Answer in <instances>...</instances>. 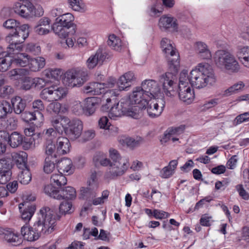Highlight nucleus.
<instances>
[{"label":"nucleus","mask_w":249,"mask_h":249,"mask_svg":"<svg viewBox=\"0 0 249 249\" xmlns=\"http://www.w3.org/2000/svg\"><path fill=\"white\" fill-rule=\"evenodd\" d=\"M69 6L73 10L80 13H84L88 8L82 0H67Z\"/></svg>","instance_id":"864d4df0"},{"label":"nucleus","mask_w":249,"mask_h":249,"mask_svg":"<svg viewBox=\"0 0 249 249\" xmlns=\"http://www.w3.org/2000/svg\"><path fill=\"white\" fill-rule=\"evenodd\" d=\"M183 127H169L160 137V142L162 144L171 141L174 143H180L179 141L181 135L183 133Z\"/></svg>","instance_id":"f3484780"},{"label":"nucleus","mask_w":249,"mask_h":249,"mask_svg":"<svg viewBox=\"0 0 249 249\" xmlns=\"http://www.w3.org/2000/svg\"><path fill=\"white\" fill-rule=\"evenodd\" d=\"M73 212L72 203L69 201H63L59 205V212L61 214H66Z\"/></svg>","instance_id":"052dcab7"},{"label":"nucleus","mask_w":249,"mask_h":249,"mask_svg":"<svg viewBox=\"0 0 249 249\" xmlns=\"http://www.w3.org/2000/svg\"><path fill=\"white\" fill-rule=\"evenodd\" d=\"M51 20L47 17L41 18L34 27L35 34L39 36H45L49 34L52 31Z\"/></svg>","instance_id":"412c9836"},{"label":"nucleus","mask_w":249,"mask_h":249,"mask_svg":"<svg viewBox=\"0 0 249 249\" xmlns=\"http://www.w3.org/2000/svg\"><path fill=\"white\" fill-rule=\"evenodd\" d=\"M20 232L24 240L29 242L37 240L42 233L36 223H35L33 226L28 225L22 226L20 230Z\"/></svg>","instance_id":"6ab92c4d"},{"label":"nucleus","mask_w":249,"mask_h":249,"mask_svg":"<svg viewBox=\"0 0 249 249\" xmlns=\"http://www.w3.org/2000/svg\"><path fill=\"white\" fill-rule=\"evenodd\" d=\"M119 142L123 145H126L128 147L134 148L139 146L142 143L143 140L141 137H136L135 138L122 137L120 139Z\"/></svg>","instance_id":"37998d69"},{"label":"nucleus","mask_w":249,"mask_h":249,"mask_svg":"<svg viewBox=\"0 0 249 249\" xmlns=\"http://www.w3.org/2000/svg\"><path fill=\"white\" fill-rule=\"evenodd\" d=\"M146 95L141 86H138L133 89L128 96L125 98L127 103L129 105H139L141 107L146 106L150 100L146 97Z\"/></svg>","instance_id":"4468645a"},{"label":"nucleus","mask_w":249,"mask_h":249,"mask_svg":"<svg viewBox=\"0 0 249 249\" xmlns=\"http://www.w3.org/2000/svg\"><path fill=\"white\" fill-rule=\"evenodd\" d=\"M12 158L18 168L22 169L27 167V155L25 152L21 151L19 153H14L12 154Z\"/></svg>","instance_id":"a19ab883"},{"label":"nucleus","mask_w":249,"mask_h":249,"mask_svg":"<svg viewBox=\"0 0 249 249\" xmlns=\"http://www.w3.org/2000/svg\"><path fill=\"white\" fill-rule=\"evenodd\" d=\"M51 160L49 159H45L43 171L46 174L53 173L55 170V164Z\"/></svg>","instance_id":"338daca9"},{"label":"nucleus","mask_w":249,"mask_h":249,"mask_svg":"<svg viewBox=\"0 0 249 249\" xmlns=\"http://www.w3.org/2000/svg\"><path fill=\"white\" fill-rule=\"evenodd\" d=\"M235 54L241 64L245 67L249 68V46H238L236 49Z\"/></svg>","instance_id":"cd10ccee"},{"label":"nucleus","mask_w":249,"mask_h":249,"mask_svg":"<svg viewBox=\"0 0 249 249\" xmlns=\"http://www.w3.org/2000/svg\"><path fill=\"white\" fill-rule=\"evenodd\" d=\"M6 41L9 43V45L7 48L6 52L11 56L17 55L18 54L20 53V52L23 50V45L22 44L23 42L18 41L6 40Z\"/></svg>","instance_id":"ea45409f"},{"label":"nucleus","mask_w":249,"mask_h":249,"mask_svg":"<svg viewBox=\"0 0 249 249\" xmlns=\"http://www.w3.org/2000/svg\"><path fill=\"white\" fill-rule=\"evenodd\" d=\"M165 103L161 97L151 99L148 101L146 106L144 107L147 109L148 116L152 118L160 116L163 110Z\"/></svg>","instance_id":"2eb2a0df"},{"label":"nucleus","mask_w":249,"mask_h":249,"mask_svg":"<svg viewBox=\"0 0 249 249\" xmlns=\"http://www.w3.org/2000/svg\"><path fill=\"white\" fill-rule=\"evenodd\" d=\"M115 96V91L108 90L104 93L102 98L97 97H91L86 98L83 101L84 115L87 117L92 116L95 112L97 107L100 104L103 106H107L111 102L110 97Z\"/></svg>","instance_id":"423d86ee"},{"label":"nucleus","mask_w":249,"mask_h":249,"mask_svg":"<svg viewBox=\"0 0 249 249\" xmlns=\"http://www.w3.org/2000/svg\"><path fill=\"white\" fill-rule=\"evenodd\" d=\"M19 209L21 212V218L25 221H29L35 211L34 205L30 204L28 202L24 201L19 204Z\"/></svg>","instance_id":"7c9ffc66"},{"label":"nucleus","mask_w":249,"mask_h":249,"mask_svg":"<svg viewBox=\"0 0 249 249\" xmlns=\"http://www.w3.org/2000/svg\"><path fill=\"white\" fill-rule=\"evenodd\" d=\"M214 221L212 215L209 213H205L202 215L199 222L201 226L205 227L210 226Z\"/></svg>","instance_id":"774afa93"},{"label":"nucleus","mask_w":249,"mask_h":249,"mask_svg":"<svg viewBox=\"0 0 249 249\" xmlns=\"http://www.w3.org/2000/svg\"><path fill=\"white\" fill-rule=\"evenodd\" d=\"M115 80L110 79L107 83L92 82L85 86L83 91L85 93L90 95H99L103 93L107 88H113Z\"/></svg>","instance_id":"dca6fc26"},{"label":"nucleus","mask_w":249,"mask_h":249,"mask_svg":"<svg viewBox=\"0 0 249 249\" xmlns=\"http://www.w3.org/2000/svg\"><path fill=\"white\" fill-rule=\"evenodd\" d=\"M43 151L45 155V159H53L56 158L57 155L55 144L53 141L45 142L43 145Z\"/></svg>","instance_id":"79ce46f5"},{"label":"nucleus","mask_w":249,"mask_h":249,"mask_svg":"<svg viewBox=\"0 0 249 249\" xmlns=\"http://www.w3.org/2000/svg\"><path fill=\"white\" fill-rule=\"evenodd\" d=\"M128 103L125 98L122 99L119 102L112 106L108 112L109 117L113 120H116L124 116L125 106H128Z\"/></svg>","instance_id":"393cba45"},{"label":"nucleus","mask_w":249,"mask_h":249,"mask_svg":"<svg viewBox=\"0 0 249 249\" xmlns=\"http://www.w3.org/2000/svg\"><path fill=\"white\" fill-rule=\"evenodd\" d=\"M83 129V122L79 119H73L70 120L65 134L71 139L76 140L81 136Z\"/></svg>","instance_id":"aec40b11"},{"label":"nucleus","mask_w":249,"mask_h":249,"mask_svg":"<svg viewBox=\"0 0 249 249\" xmlns=\"http://www.w3.org/2000/svg\"><path fill=\"white\" fill-rule=\"evenodd\" d=\"M216 67L228 73H235L239 71L240 65L234 55L223 50L217 51L213 57Z\"/></svg>","instance_id":"7ed1b4c3"},{"label":"nucleus","mask_w":249,"mask_h":249,"mask_svg":"<svg viewBox=\"0 0 249 249\" xmlns=\"http://www.w3.org/2000/svg\"><path fill=\"white\" fill-rule=\"evenodd\" d=\"M46 65V60L42 56L31 58L29 69L30 71L37 72L42 70Z\"/></svg>","instance_id":"f704fd0d"},{"label":"nucleus","mask_w":249,"mask_h":249,"mask_svg":"<svg viewBox=\"0 0 249 249\" xmlns=\"http://www.w3.org/2000/svg\"><path fill=\"white\" fill-rule=\"evenodd\" d=\"M62 196L61 199H67L69 200L74 199L76 196V192L74 188L72 187L68 186L60 191Z\"/></svg>","instance_id":"bf43d9fd"},{"label":"nucleus","mask_w":249,"mask_h":249,"mask_svg":"<svg viewBox=\"0 0 249 249\" xmlns=\"http://www.w3.org/2000/svg\"><path fill=\"white\" fill-rule=\"evenodd\" d=\"M56 219L53 212L49 208L41 209L38 217V220L36 223L41 232L48 234L54 230Z\"/></svg>","instance_id":"1a4fd4ad"},{"label":"nucleus","mask_w":249,"mask_h":249,"mask_svg":"<svg viewBox=\"0 0 249 249\" xmlns=\"http://www.w3.org/2000/svg\"><path fill=\"white\" fill-rule=\"evenodd\" d=\"M88 79L87 71L77 68L66 71L62 77V81L65 86L72 88L82 86Z\"/></svg>","instance_id":"39448f33"},{"label":"nucleus","mask_w":249,"mask_h":249,"mask_svg":"<svg viewBox=\"0 0 249 249\" xmlns=\"http://www.w3.org/2000/svg\"><path fill=\"white\" fill-rule=\"evenodd\" d=\"M71 110L73 113L77 115H84V103L79 101H75L71 107Z\"/></svg>","instance_id":"69168bd1"},{"label":"nucleus","mask_w":249,"mask_h":249,"mask_svg":"<svg viewBox=\"0 0 249 249\" xmlns=\"http://www.w3.org/2000/svg\"><path fill=\"white\" fill-rule=\"evenodd\" d=\"M244 87V83L239 81L223 90L222 95L224 97L230 96L243 90Z\"/></svg>","instance_id":"49530a36"},{"label":"nucleus","mask_w":249,"mask_h":249,"mask_svg":"<svg viewBox=\"0 0 249 249\" xmlns=\"http://www.w3.org/2000/svg\"><path fill=\"white\" fill-rule=\"evenodd\" d=\"M68 93L67 88L56 84H52L49 87L44 89L41 91L43 99L49 101H59L65 98Z\"/></svg>","instance_id":"9b49d317"},{"label":"nucleus","mask_w":249,"mask_h":249,"mask_svg":"<svg viewBox=\"0 0 249 249\" xmlns=\"http://www.w3.org/2000/svg\"><path fill=\"white\" fill-rule=\"evenodd\" d=\"M12 108L15 113L19 114L24 110L26 104L25 100L19 96H16L11 99Z\"/></svg>","instance_id":"c03bdc74"},{"label":"nucleus","mask_w":249,"mask_h":249,"mask_svg":"<svg viewBox=\"0 0 249 249\" xmlns=\"http://www.w3.org/2000/svg\"><path fill=\"white\" fill-rule=\"evenodd\" d=\"M194 48L196 56L200 60H209L212 59V52L206 43L202 41L196 42L194 45Z\"/></svg>","instance_id":"4be33fe9"},{"label":"nucleus","mask_w":249,"mask_h":249,"mask_svg":"<svg viewBox=\"0 0 249 249\" xmlns=\"http://www.w3.org/2000/svg\"><path fill=\"white\" fill-rule=\"evenodd\" d=\"M124 116L130 117L134 119H138L140 117V108L137 106L128 107L125 106Z\"/></svg>","instance_id":"680f3d73"},{"label":"nucleus","mask_w":249,"mask_h":249,"mask_svg":"<svg viewBox=\"0 0 249 249\" xmlns=\"http://www.w3.org/2000/svg\"><path fill=\"white\" fill-rule=\"evenodd\" d=\"M29 71L26 68H17L10 71L8 73V78L12 80L19 81L24 76L29 74Z\"/></svg>","instance_id":"e433bc0d"},{"label":"nucleus","mask_w":249,"mask_h":249,"mask_svg":"<svg viewBox=\"0 0 249 249\" xmlns=\"http://www.w3.org/2000/svg\"><path fill=\"white\" fill-rule=\"evenodd\" d=\"M140 86L146 94V97L149 99H155L161 96V89L160 84L154 79H146L142 81Z\"/></svg>","instance_id":"ddd939ff"},{"label":"nucleus","mask_w":249,"mask_h":249,"mask_svg":"<svg viewBox=\"0 0 249 249\" xmlns=\"http://www.w3.org/2000/svg\"><path fill=\"white\" fill-rule=\"evenodd\" d=\"M136 80L134 72L128 71L119 77L117 85L120 91H127L131 87L132 83Z\"/></svg>","instance_id":"5701e85b"},{"label":"nucleus","mask_w":249,"mask_h":249,"mask_svg":"<svg viewBox=\"0 0 249 249\" xmlns=\"http://www.w3.org/2000/svg\"><path fill=\"white\" fill-rule=\"evenodd\" d=\"M216 80L213 70L208 63H198L188 73V82L196 89L212 86Z\"/></svg>","instance_id":"f257e3e1"},{"label":"nucleus","mask_w":249,"mask_h":249,"mask_svg":"<svg viewBox=\"0 0 249 249\" xmlns=\"http://www.w3.org/2000/svg\"><path fill=\"white\" fill-rule=\"evenodd\" d=\"M14 62L13 56H11L6 52L0 57V71L5 72L11 67Z\"/></svg>","instance_id":"de8ad7c7"},{"label":"nucleus","mask_w":249,"mask_h":249,"mask_svg":"<svg viewBox=\"0 0 249 249\" xmlns=\"http://www.w3.org/2000/svg\"><path fill=\"white\" fill-rule=\"evenodd\" d=\"M107 44L113 50L121 52L122 49V42L120 38L114 34L110 35L108 37Z\"/></svg>","instance_id":"8fccbe9b"},{"label":"nucleus","mask_w":249,"mask_h":249,"mask_svg":"<svg viewBox=\"0 0 249 249\" xmlns=\"http://www.w3.org/2000/svg\"><path fill=\"white\" fill-rule=\"evenodd\" d=\"M105 59V53L102 49L99 48L87 59L86 62V67L89 70L93 69L98 64H102Z\"/></svg>","instance_id":"b1692460"},{"label":"nucleus","mask_w":249,"mask_h":249,"mask_svg":"<svg viewBox=\"0 0 249 249\" xmlns=\"http://www.w3.org/2000/svg\"><path fill=\"white\" fill-rule=\"evenodd\" d=\"M51 123L58 133H62L64 132L66 133V129L67 128L69 123H70V120L64 116L56 117L52 118Z\"/></svg>","instance_id":"c85d7f7f"},{"label":"nucleus","mask_w":249,"mask_h":249,"mask_svg":"<svg viewBox=\"0 0 249 249\" xmlns=\"http://www.w3.org/2000/svg\"><path fill=\"white\" fill-rule=\"evenodd\" d=\"M21 117L24 121L27 122L32 121H36L35 124L37 126H41L44 121V116L39 111L35 112L25 111L22 114Z\"/></svg>","instance_id":"c756f323"},{"label":"nucleus","mask_w":249,"mask_h":249,"mask_svg":"<svg viewBox=\"0 0 249 249\" xmlns=\"http://www.w3.org/2000/svg\"><path fill=\"white\" fill-rule=\"evenodd\" d=\"M97 190L98 188L88 185L87 187H82L80 190V197L87 200L93 199L97 195Z\"/></svg>","instance_id":"58836bf2"},{"label":"nucleus","mask_w":249,"mask_h":249,"mask_svg":"<svg viewBox=\"0 0 249 249\" xmlns=\"http://www.w3.org/2000/svg\"><path fill=\"white\" fill-rule=\"evenodd\" d=\"M57 152L60 154H65L70 150V143L66 137H59L56 141Z\"/></svg>","instance_id":"4c0bfd02"},{"label":"nucleus","mask_w":249,"mask_h":249,"mask_svg":"<svg viewBox=\"0 0 249 249\" xmlns=\"http://www.w3.org/2000/svg\"><path fill=\"white\" fill-rule=\"evenodd\" d=\"M57 172L60 173L70 175L73 173V164L71 160L70 159L63 158L61 159L57 162Z\"/></svg>","instance_id":"2f4dec72"},{"label":"nucleus","mask_w":249,"mask_h":249,"mask_svg":"<svg viewBox=\"0 0 249 249\" xmlns=\"http://www.w3.org/2000/svg\"><path fill=\"white\" fill-rule=\"evenodd\" d=\"M178 165L177 160H171L168 165L163 167L160 172V176L163 178H168L172 177L175 173Z\"/></svg>","instance_id":"473e14b6"},{"label":"nucleus","mask_w":249,"mask_h":249,"mask_svg":"<svg viewBox=\"0 0 249 249\" xmlns=\"http://www.w3.org/2000/svg\"><path fill=\"white\" fill-rule=\"evenodd\" d=\"M109 195V192L105 190L102 192L101 196L93 199L92 201V204L94 205H101L107 201Z\"/></svg>","instance_id":"0e129e2a"},{"label":"nucleus","mask_w":249,"mask_h":249,"mask_svg":"<svg viewBox=\"0 0 249 249\" xmlns=\"http://www.w3.org/2000/svg\"><path fill=\"white\" fill-rule=\"evenodd\" d=\"M193 86L188 82V71L182 70L179 76L177 94L179 100L186 104H192L195 98Z\"/></svg>","instance_id":"20e7f679"},{"label":"nucleus","mask_w":249,"mask_h":249,"mask_svg":"<svg viewBox=\"0 0 249 249\" xmlns=\"http://www.w3.org/2000/svg\"><path fill=\"white\" fill-rule=\"evenodd\" d=\"M12 110V105L9 102L6 100L0 101V119L5 117Z\"/></svg>","instance_id":"13d9d810"},{"label":"nucleus","mask_w":249,"mask_h":249,"mask_svg":"<svg viewBox=\"0 0 249 249\" xmlns=\"http://www.w3.org/2000/svg\"><path fill=\"white\" fill-rule=\"evenodd\" d=\"M93 160L95 165L100 164L103 166H107L108 165L110 166L111 163V160L107 159L106 155L102 152L96 153L93 157Z\"/></svg>","instance_id":"6e6d98bb"},{"label":"nucleus","mask_w":249,"mask_h":249,"mask_svg":"<svg viewBox=\"0 0 249 249\" xmlns=\"http://www.w3.org/2000/svg\"><path fill=\"white\" fill-rule=\"evenodd\" d=\"M11 172L9 170L8 164L5 160H0V183L5 184L10 179Z\"/></svg>","instance_id":"c9c22d12"},{"label":"nucleus","mask_w":249,"mask_h":249,"mask_svg":"<svg viewBox=\"0 0 249 249\" xmlns=\"http://www.w3.org/2000/svg\"><path fill=\"white\" fill-rule=\"evenodd\" d=\"M160 45L162 51L168 59L169 68L173 72H177L180 66L179 55L173 46L172 41L167 38H163Z\"/></svg>","instance_id":"0eeeda50"},{"label":"nucleus","mask_w":249,"mask_h":249,"mask_svg":"<svg viewBox=\"0 0 249 249\" xmlns=\"http://www.w3.org/2000/svg\"><path fill=\"white\" fill-rule=\"evenodd\" d=\"M51 182L58 188L61 187L67 184V180L66 178L59 172L53 173L51 177Z\"/></svg>","instance_id":"5fc2aeb1"},{"label":"nucleus","mask_w":249,"mask_h":249,"mask_svg":"<svg viewBox=\"0 0 249 249\" xmlns=\"http://www.w3.org/2000/svg\"><path fill=\"white\" fill-rule=\"evenodd\" d=\"M21 169V171L18 176V179L21 184H28L32 179L31 173L27 167Z\"/></svg>","instance_id":"4d7b16f0"},{"label":"nucleus","mask_w":249,"mask_h":249,"mask_svg":"<svg viewBox=\"0 0 249 249\" xmlns=\"http://www.w3.org/2000/svg\"><path fill=\"white\" fill-rule=\"evenodd\" d=\"M56 132L53 128H49L44 130L42 134V137L44 140L47 142L48 141H53L56 137Z\"/></svg>","instance_id":"e2e57ef3"},{"label":"nucleus","mask_w":249,"mask_h":249,"mask_svg":"<svg viewBox=\"0 0 249 249\" xmlns=\"http://www.w3.org/2000/svg\"><path fill=\"white\" fill-rule=\"evenodd\" d=\"M8 143L13 148H16L21 144L23 142V136L17 132H14L8 135Z\"/></svg>","instance_id":"603ef678"},{"label":"nucleus","mask_w":249,"mask_h":249,"mask_svg":"<svg viewBox=\"0 0 249 249\" xmlns=\"http://www.w3.org/2000/svg\"><path fill=\"white\" fill-rule=\"evenodd\" d=\"M53 183L46 185L44 188V192L47 195L56 199H61L62 196L60 193V191L58 190L59 188L53 186Z\"/></svg>","instance_id":"a18cd8bd"},{"label":"nucleus","mask_w":249,"mask_h":249,"mask_svg":"<svg viewBox=\"0 0 249 249\" xmlns=\"http://www.w3.org/2000/svg\"><path fill=\"white\" fill-rule=\"evenodd\" d=\"M0 235L9 243L13 246H18L22 240L18 233L11 229L0 228Z\"/></svg>","instance_id":"a878e982"},{"label":"nucleus","mask_w":249,"mask_h":249,"mask_svg":"<svg viewBox=\"0 0 249 249\" xmlns=\"http://www.w3.org/2000/svg\"><path fill=\"white\" fill-rule=\"evenodd\" d=\"M109 157L111 160V163L104 175V178L107 181L116 179L123 176L129 166L128 159L126 157H122L118 151L114 149H109Z\"/></svg>","instance_id":"f03ea898"},{"label":"nucleus","mask_w":249,"mask_h":249,"mask_svg":"<svg viewBox=\"0 0 249 249\" xmlns=\"http://www.w3.org/2000/svg\"><path fill=\"white\" fill-rule=\"evenodd\" d=\"M159 82L167 96L173 97L177 95V84L175 77L171 73L166 72L161 74L159 77Z\"/></svg>","instance_id":"f8f14e48"},{"label":"nucleus","mask_w":249,"mask_h":249,"mask_svg":"<svg viewBox=\"0 0 249 249\" xmlns=\"http://www.w3.org/2000/svg\"><path fill=\"white\" fill-rule=\"evenodd\" d=\"M30 26L28 24L22 25L18 24V26L15 29V31L9 34L6 36V40L18 41L20 42H23L24 40L29 36Z\"/></svg>","instance_id":"a211bd4d"},{"label":"nucleus","mask_w":249,"mask_h":249,"mask_svg":"<svg viewBox=\"0 0 249 249\" xmlns=\"http://www.w3.org/2000/svg\"><path fill=\"white\" fill-rule=\"evenodd\" d=\"M74 19L73 16L70 13L57 17L52 26L53 33L59 37H66L68 29L71 26Z\"/></svg>","instance_id":"9d476101"},{"label":"nucleus","mask_w":249,"mask_h":249,"mask_svg":"<svg viewBox=\"0 0 249 249\" xmlns=\"http://www.w3.org/2000/svg\"><path fill=\"white\" fill-rule=\"evenodd\" d=\"M47 110L56 114H65L68 112L69 106L66 104L53 102L48 106Z\"/></svg>","instance_id":"72a5a7b5"},{"label":"nucleus","mask_w":249,"mask_h":249,"mask_svg":"<svg viewBox=\"0 0 249 249\" xmlns=\"http://www.w3.org/2000/svg\"><path fill=\"white\" fill-rule=\"evenodd\" d=\"M13 9L16 14L28 20L36 17H40L44 14L43 9L41 6H35L31 2L25 4L16 2L14 4Z\"/></svg>","instance_id":"6e6552de"},{"label":"nucleus","mask_w":249,"mask_h":249,"mask_svg":"<svg viewBox=\"0 0 249 249\" xmlns=\"http://www.w3.org/2000/svg\"><path fill=\"white\" fill-rule=\"evenodd\" d=\"M159 26L161 29H168L173 32L177 31L178 29L177 19L172 17L166 15H163L160 18Z\"/></svg>","instance_id":"bb28decb"},{"label":"nucleus","mask_w":249,"mask_h":249,"mask_svg":"<svg viewBox=\"0 0 249 249\" xmlns=\"http://www.w3.org/2000/svg\"><path fill=\"white\" fill-rule=\"evenodd\" d=\"M43 73L47 78L58 80L61 78L63 72L60 69H47L43 71Z\"/></svg>","instance_id":"3c124183"},{"label":"nucleus","mask_w":249,"mask_h":249,"mask_svg":"<svg viewBox=\"0 0 249 249\" xmlns=\"http://www.w3.org/2000/svg\"><path fill=\"white\" fill-rule=\"evenodd\" d=\"M14 62L20 67H29L31 57L25 53H20L13 56Z\"/></svg>","instance_id":"09e8293b"}]
</instances>
